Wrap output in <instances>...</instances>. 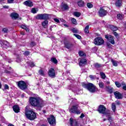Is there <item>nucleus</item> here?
Here are the masks:
<instances>
[{
  "label": "nucleus",
  "mask_w": 126,
  "mask_h": 126,
  "mask_svg": "<svg viewBox=\"0 0 126 126\" xmlns=\"http://www.w3.org/2000/svg\"><path fill=\"white\" fill-rule=\"evenodd\" d=\"M69 102H71L72 107L69 109V111L72 114H76L80 115L81 114V110L78 109L79 108V102L77 101L76 98H71L69 100Z\"/></svg>",
  "instance_id": "obj_1"
},
{
  "label": "nucleus",
  "mask_w": 126,
  "mask_h": 126,
  "mask_svg": "<svg viewBox=\"0 0 126 126\" xmlns=\"http://www.w3.org/2000/svg\"><path fill=\"white\" fill-rule=\"evenodd\" d=\"M30 103L33 107H38V108H42V107H44V101L40 97H31Z\"/></svg>",
  "instance_id": "obj_2"
},
{
  "label": "nucleus",
  "mask_w": 126,
  "mask_h": 126,
  "mask_svg": "<svg viewBox=\"0 0 126 126\" xmlns=\"http://www.w3.org/2000/svg\"><path fill=\"white\" fill-rule=\"evenodd\" d=\"M29 106H27L25 109V115L30 121H34L37 118V113L33 112L32 110H28Z\"/></svg>",
  "instance_id": "obj_3"
},
{
  "label": "nucleus",
  "mask_w": 126,
  "mask_h": 126,
  "mask_svg": "<svg viewBox=\"0 0 126 126\" xmlns=\"http://www.w3.org/2000/svg\"><path fill=\"white\" fill-rule=\"evenodd\" d=\"M82 86L84 87V88L87 89V90L91 93H95V92L98 91V89L96 88V86L91 83H89L88 84L82 83Z\"/></svg>",
  "instance_id": "obj_4"
},
{
  "label": "nucleus",
  "mask_w": 126,
  "mask_h": 126,
  "mask_svg": "<svg viewBox=\"0 0 126 126\" xmlns=\"http://www.w3.org/2000/svg\"><path fill=\"white\" fill-rule=\"evenodd\" d=\"M94 45H96V46H101V45H103V44H104V41L103 38L100 37H96L94 39Z\"/></svg>",
  "instance_id": "obj_5"
},
{
  "label": "nucleus",
  "mask_w": 126,
  "mask_h": 126,
  "mask_svg": "<svg viewBox=\"0 0 126 126\" xmlns=\"http://www.w3.org/2000/svg\"><path fill=\"white\" fill-rule=\"evenodd\" d=\"M18 86L19 87L20 89H21L22 90H25V89L27 88V84L23 81L18 82Z\"/></svg>",
  "instance_id": "obj_6"
},
{
  "label": "nucleus",
  "mask_w": 126,
  "mask_h": 126,
  "mask_svg": "<svg viewBox=\"0 0 126 126\" xmlns=\"http://www.w3.org/2000/svg\"><path fill=\"white\" fill-rule=\"evenodd\" d=\"M69 124L70 126H82L80 124L77 122L76 120L72 118H70Z\"/></svg>",
  "instance_id": "obj_7"
},
{
  "label": "nucleus",
  "mask_w": 126,
  "mask_h": 126,
  "mask_svg": "<svg viewBox=\"0 0 126 126\" xmlns=\"http://www.w3.org/2000/svg\"><path fill=\"white\" fill-rule=\"evenodd\" d=\"M47 120L49 123L50 125H51V126H55L56 125V118L54 116L51 115Z\"/></svg>",
  "instance_id": "obj_8"
},
{
  "label": "nucleus",
  "mask_w": 126,
  "mask_h": 126,
  "mask_svg": "<svg viewBox=\"0 0 126 126\" xmlns=\"http://www.w3.org/2000/svg\"><path fill=\"white\" fill-rule=\"evenodd\" d=\"M106 107L103 105H100L99 106L97 109L98 112L99 114H106Z\"/></svg>",
  "instance_id": "obj_9"
},
{
  "label": "nucleus",
  "mask_w": 126,
  "mask_h": 126,
  "mask_svg": "<svg viewBox=\"0 0 126 126\" xmlns=\"http://www.w3.org/2000/svg\"><path fill=\"white\" fill-rule=\"evenodd\" d=\"M107 13H108V12L104 9L103 7H100L99 9V10L98 11V14L99 16L101 17L103 16H105V15H107Z\"/></svg>",
  "instance_id": "obj_10"
},
{
  "label": "nucleus",
  "mask_w": 126,
  "mask_h": 126,
  "mask_svg": "<svg viewBox=\"0 0 126 126\" xmlns=\"http://www.w3.org/2000/svg\"><path fill=\"white\" fill-rule=\"evenodd\" d=\"M105 38L108 40L111 43V44H112V45L115 44V40L114 39V36H112L111 35H106L105 36Z\"/></svg>",
  "instance_id": "obj_11"
},
{
  "label": "nucleus",
  "mask_w": 126,
  "mask_h": 126,
  "mask_svg": "<svg viewBox=\"0 0 126 126\" xmlns=\"http://www.w3.org/2000/svg\"><path fill=\"white\" fill-rule=\"evenodd\" d=\"M48 75L51 78L56 77V73L55 72V69L51 68L48 71Z\"/></svg>",
  "instance_id": "obj_12"
},
{
  "label": "nucleus",
  "mask_w": 126,
  "mask_h": 126,
  "mask_svg": "<svg viewBox=\"0 0 126 126\" xmlns=\"http://www.w3.org/2000/svg\"><path fill=\"white\" fill-rule=\"evenodd\" d=\"M105 116L106 118H108V121L110 123V126H115V123L113 122V118L111 117V114L110 113H106L105 114Z\"/></svg>",
  "instance_id": "obj_13"
},
{
  "label": "nucleus",
  "mask_w": 126,
  "mask_h": 126,
  "mask_svg": "<svg viewBox=\"0 0 126 126\" xmlns=\"http://www.w3.org/2000/svg\"><path fill=\"white\" fill-rule=\"evenodd\" d=\"M64 45L65 46V48L68 49V50H71L73 47V44L68 41L64 42Z\"/></svg>",
  "instance_id": "obj_14"
},
{
  "label": "nucleus",
  "mask_w": 126,
  "mask_h": 126,
  "mask_svg": "<svg viewBox=\"0 0 126 126\" xmlns=\"http://www.w3.org/2000/svg\"><path fill=\"white\" fill-rule=\"evenodd\" d=\"M114 94L116 99H123L124 97L123 94L118 91L114 92Z\"/></svg>",
  "instance_id": "obj_15"
},
{
  "label": "nucleus",
  "mask_w": 126,
  "mask_h": 126,
  "mask_svg": "<svg viewBox=\"0 0 126 126\" xmlns=\"http://www.w3.org/2000/svg\"><path fill=\"white\" fill-rule=\"evenodd\" d=\"M24 4H25V5H26L27 6H30V7L33 6V2L31 1V0L25 1L24 2Z\"/></svg>",
  "instance_id": "obj_16"
},
{
  "label": "nucleus",
  "mask_w": 126,
  "mask_h": 126,
  "mask_svg": "<svg viewBox=\"0 0 126 126\" xmlns=\"http://www.w3.org/2000/svg\"><path fill=\"white\" fill-rule=\"evenodd\" d=\"M13 110L14 112H15V113H16L17 114V113H19L20 111V109L19 108V106H18V105H14L13 106Z\"/></svg>",
  "instance_id": "obj_17"
},
{
  "label": "nucleus",
  "mask_w": 126,
  "mask_h": 126,
  "mask_svg": "<svg viewBox=\"0 0 126 126\" xmlns=\"http://www.w3.org/2000/svg\"><path fill=\"white\" fill-rule=\"evenodd\" d=\"M87 62V60L85 59H81V61L79 62V65L80 66H82V65H84V64H86V62Z\"/></svg>",
  "instance_id": "obj_18"
},
{
  "label": "nucleus",
  "mask_w": 126,
  "mask_h": 126,
  "mask_svg": "<svg viewBox=\"0 0 126 126\" xmlns=\"http://www.w3.org/2000/svg\"><path fill=\"white\" fill-rule=\"evenodd\" d=\"M61 5L62 6L63 9V10H67V9H68L69 8V7H68V5H67V4H66L65 3H62Z\"/></svg>",
  "instance_id": "obj_19"
},
{
  "label": "nucleus",
  "mask_w": 126,
  "mask_h": 126,
  "mask_svg": "<svg viewBox=\"0 0 126 126\" xmlns=\"http://www.w3.org/2000/svg\"><path fill=\"white\" fill-rule=\"evenodd\" d=\"M11 18H12V19H17V18H18V16L19 15L18 14L16 13H12L10 15Z\"/></svg>",
  "instance_id": "obj_20"
},
{
  "label": "nucleus",
  "mask_w": 126,
  "mask_h": 126,
  "mask_svg": "<svg viewBox=\"0 0 126 126\" xmlns=\"http://www.w3.org/2000/svg\"><path fill=\"white\" fill-rule=\"evenodd\" d=\"M49 23V21L47 20H45L43 22H42L41 25L44 28H47L48 27V24Z\"/></svg>",
  "instance_id": "obj_21"
},
{
  "label": "nucleus",
  "mask_w": 126,
  "mask_h": 126,
  "mask_svg": "<svg viewBox=\"0 0 126 126\" xmlns=\"http://www.w3.org/2000/svg\"><path fill=\"white\" fill-rule=\"evenodd\" d=\"M122 4H123L122 0H117L115 2V5L117 7H121V6H122Z\"/></svg>",
  "instance_id": "obj_22"
},
{
  "label": "nucleus",
  "mask_w": 126,
  "mask_h": 126,
  "mask_svg": "<svg viewBox=\"0 0 126 126\" xmlns=\"http://www.w3.org/2000/svg\"><path fill=\"white\" fill-rule=\"evenodd\" d=\"M21 28L22 29H24L25 30H26L27 32H29V28H28V26L25 25H23L21 26Z\"/></svg>",
  "instance_id": "obj_23"
},
{
  "label": "nucleus",
  "mask_w": 126,
  "mask_h": 126,
  "mask_svg": "<svg viewBox=\"0 0 126 126\" xmlns=\"http://www.w3.org/2000/svg\"><path fill=\"white\" fill-rule=\"evenodd\" d=\"M109 28L112 31H117L118 30V28L113 25H109Z\"/></svg>",
  "instance_id": "obj_24"
},
{
  "label": "nucleus",
  "mask_w": 126,
  "mask_h": 126,
  "mask_svg": "<svg viewBox=\"0 0 126 126\" xmlns=\"http://www.w3.org/2000/svg\"><path fill=\"white\" fill-rule=\"evenodd\" d=\"M36 19L37 20H41L43 19V14H38L35 17Z\"/></svg>",
  "instance_id": "obj_25"
},
{
  "label": "nucleus",
  "mask_w": 126,
  "mask_h": 126,
  "mask_svg": "<svg viewBox=\"0 0 126 126\" xmlns=\"http://www.w3.org/2000/svg\"><path fill=\"white\" fill-rule=\"evenodd\" d=\"M94 66L95 68H100V67H102V65L101 64H99L98 63H95L94 64Z\"/></svg>",
  "instance_id": "obj_26"
},
{
  "label": "nucleus",
  "mask_w": 126,
  "mask_h": 126,
  "mask_svg": "<svg viewBox=\"0 0 126 126\" xmlns=\"http://www.w3.org/2000/svg\"><path fill=\"white\" fill-rule=\"evenodd\" d=\"M38 73L39 74V75H41V76H45V72L44 71V70H43V69H40L39 71H38Z\"/></svg>",
  "instance_id": "obj_27"
},
{
  "label": "nucleus",
  "mask_w": 126,
  "mask_h": 126,
  "mask_svg": "<svg viewBox=\"0 0 126 126\" xmlns=\"http://www.w3.org/2000/svg\"><path fill=\"white\" fill-rule=\"evenodd\" d=\"M42 19L46 20L47 19H49V16L47 14H42Z\"/></svg>",
  "instance_id": "obj_28"
},
{
  "label": "nucleus",
  "mask_w": 126,
  "mask_h": 126,
  "mask_svg": "<svg viewBox=\"0 0 126 126\" xmlns=\"http://www.w3.org/2000/svg\"><path fill=\"white\" fill-rule=\"evenodd\" d=\"M111 62L112 63V64L114 66H118V61H115L113 59L111 60Z\"/></svg>",
  "instance_id": "obj_29"
},
{
  "label": "nucleus",
  "mask_w": 126,
  "mask_h": 126,
  "mask_svg": "<svg viewBox=\"0 0 126 126\" xmlns=\"http://www.w3.org/2000/svg\"><path fill=\"white\" fill-rule=\"evenodd\" d=\"M84 32L86 34L89 33V26H87L84 29Z\"/></svg>",
  "instance_id": "obj_30"
},
{
  "label": "nucleus",
  "mask_w": 126,
  "mask_h": 126,
  "mask_svg": "<svg viewBox=\"0 0 126 126\" xmlns=\"http://www.w3.org/2000/svg\"><path fill=\"white\" fill-rule=\"evenodd\" d=\"M73 15L76 16V17H79L80 15H81V14L79 12H74L73 13Z\"/></svg>",
  "instance_id": "obj_31"
},
{
  "label": "nucleus",
  "mask_w": 126,
  "mask_h": 126,
  "mask_svg": "<svg viewBox=\"0 0 126 126\" xmlns=\"http://www.w3.org/2000/svg\"><path fill=\"white\" fill-rule=\"evenodd\" d=\"M117 18L120 20H122V19H124V16L121 14H118L117 15Z\"/></svg>",
  "instance_id": "obj_32"
},
{
  "label": "nucleus",
  "mask_w": 126,
  "mask_h": 126,
  "mask_svg": "<svg viewBox=\"0 0 126 126\" xmlns=\"http://www.w3.org/2000/svg\"><path fill=\"white\" fill-rule=\"evenodd\" d=\"M78 5L79 6H83L84 5V2L82 0L79 1L78 2Z\"/></svg>",
  "instance_id": "obj_33"
},
{
  "label": "nucleus",
  "mask_w": 126,
  "mask_h": 126,
  "mask_svg": "<svg viewBox=\"0 0 126 126\" xmlns=\"http://www.w3.org/2000/svg\"><path fill=\"white\" fill-rule=\"evenodd\" d=\"M121 85L122 86V88H123V90L126 91V83H125V82H122L121 83Z\"/></svg>",
  "instance_id": "obj_34"
},
{
  "label": "nucleus",
  "mask_w": 126,
  "mask_h": 126,
  "mask_svg": "<svg viewBox=\"0 0 126 126\" xmlns=\"http://www.w3.org/2000/svg\"><path fill=\"white\" fill-rule=\"evenodd\" d=\"M78 54L80 57H84V56H85V53H84V52L82 51L79 52Z\"/></svg>",
  "instance_id": "obj_35"
},
{
  "label": "nucleus",
  "mask_w": 126,
  "mask_h": 126,
  "mask_svg": "<svg viewBox=\"0 0 126 126\" xmlns=\"http://www.w3.org/2000/svg\"><path fill=\"white\" fill-rule=\"evenodd\" d=\"M37 11H38V9H36L35 8H32L31 11V12L35 14L37 13Z\"/></svg>",
  "instance_id": "obj_36"
},
{
  "label": "nucleus",
  "mask_w": 126,
  "mask_h": 126,
  "mask_svg": "<svg viewBox=\"0 0 126 126\" xmlns=\"http://www.w3.org/2000/svg\"><path fill=\"white\" fill-rule=\"evenodd\" d=\"M27 63H28V64H29V65L31 67H33L35 66V64H34V63H33V62H27Z\"/></svg>",
  "instance_id": "obj_37"
},
{
  "label": "nucleus",
  "mask_w": 126,
  "mask_h": 126,
  "mask_svg": "<svg viewBox=\"0 0 126 126\" xmlns=\"http://www.w3.org/2000/svg\"><path fill=\"white\" fill-rule=\"evenodd\" d=\"M71 31H72L73 33H78V30L74 28L71 29Z\"/></svg>",
  "instance_id": "obj_38"
},
{
  "label": "nucleus",
  "mask_w": 126,
  "mask_h": 126,
  "mask_svg": "<svg viewBox=\"0 0 126 126\" xmlns=\"http://www.w3.org/2000/svg\"><path fill=\"white\" fill-rule=\"evenodd\" d=\"M100 76L102 79L106 78V75L103 72H100Z\"/></svg>",
  "instance_id": "obj_39"
},
{
  "label": "nucleus",
  "mask_w": 126,
  "mask_h": 126,
  "mask_svg": "<svg viewBox=\"0 0 126 126\" xmlns=\"http://www.w3.org/2000/svg\"><path fill=\"white\" fill-rule=\"evenodd\" d=\"M51 62L54 63H58V60H57V59L55 58L51 59Z\"/></svg>",
  "instance_id": "obj_40"
},
{
  "label": "nucleus",
  "mask_w": 126,
  "mask_h": 126,
  "mask_svg": "<svg viewBox=\"0 0 126 126\" xmlns=\"http://www.w3.org/2000/svg\"><path fill=\"white\" fill-rule=\"evenodd\" d=\"M87 6L88 8H92V7H93V4L92 3H88L87 4Z\"/></svg>",
  "instance_id": "obj_41"
},
{
  "label": "nucleus",
  "mask_w": 126,
  "mask_h": 126,
  "mask_svg": "<svg viewBox=\"0 0 126 126\" xmlns=\"http://www.w3.org/2000/svg\"><path fill=\"white\" fill-rule=\"evenodd\" d=\"M112 111L116 112V104L115 103H112Z\"/></svg>",
  "instance_id": "obj_42"
},
{
  "label": "nucleus",
  "mask_w": 126,
  "mask_h": 126,
  "mask_svg": "<svg viewBox=\"0 0 126 126\" xmlns=\"http://www.w3.org/2000/svg\"><path fill=\"white\" fill-rule=\"evenodd\" d=\"M98 85L100 88H104V83L100 82L99 83Z\"/></svg>",
  "instance_id": "obj_43"
},
{
  "label": "nucleus",
  "mask_w": 126,
  "mask_h": 126,
  "mask_svg": "<svg viewBox=\"0 0 126 126\" xmlns=\"http://www.w3.org/2000/svg\"><path fill=\"white\" fill-rule=\"evenodd\" d=\"M71 22L73 24H74L75 25H76L77 22H76V19L74 18H72L71 19Z\"/></svg>",
  "instance_id": "obj_44"
},
{
  "label": "nucleus",
  "mask_w": 126,
  "mask_h": 126,
  "mask_svg": "<svg viewBox=\"0 0 126 126\" xmlns=\"http://www.w3.org/2000/svg\"><path fill=\"white\" fill-rule=\"evenodd\" d=\"M115 84L117 87H118V88H120V87L122 86V84H121V83H120L119 82H115Z\"/></svg>",
  "instance_id": "obj_45"
},
{
  "label": "nucleus",
  "mask_w": 126,
  "mask_h": 126,
  "mask_svg": "<svg viewBox=\"0 0 126 126\" xmlns=\"http://www.w3.org/2000/svg\"><path fill=\"white\" fill-rule=\"evenodd\" d=\"M2 32L5 34L8 32V29H7L6 28H4L2 29Z\"/></svg>",
  "instance_id": "obj_46"
},
{
  "label": "nucleus",
  "mask_w": 126,
  "mask_h": 126,
  "mask_svg": "<svg viewBox=\"0 0 126 126\" xmlns=\"http://www.w3.org/2000/svg\"><path fill=\"white\" fill-rule=\"evenodd\" d=\"M89 77H90V78H91V79L92 80H94V79H95L96 78V76L90 75L89 76Z\"/></svg>",
  "instance_id": "obj_47"
},
{
  "label": "nucleus",
  "mask_w": 126,
  "mask_h": 126,
  "mask_svg": "<svg viewBox=\"0 0 126 126\" xmlns=\"http://www.w3.org/2000/svg\"><path fill=\"white\" fill-rule=\"evenodd\" d=\"M3 44L6 47H9V43L6 41H3Z\"/></svg>",
  "instance_id": "obj_48"
},
{
  "label": "nucleus",
  "mask_w": 126,
  "mask_h": 126,
  "mask_svg": "<svg viewBox=\"0 0 126 126\" xmlns=\"http://www.w3.org/2000/svg\"><path fill=\"white\" fill-rule=\"evenodd\" d=\"M74 36H75L77 39H79V40H80L81 39V36H80L79 34H74Z\"/></svg>",
  "instance_id": "obj_49"
},
{
  "label": "nucleus",
  "mask_w": 126,
  "mask_h": 126,
  "mask_svg": "<svg viewBox=\"0 0 126 126\" xmlns=\"http://www.w3.org/2000/svg\"><path fill=\"white\" fill-rule=\"evenodd\" d=\"M4 88L5 90H9V87L7 84L4 85Z\"/></svg>",
  "instance_id": "obj_50"
},
{
  "label": "nucleus",
  "mask_w": 126,
  "mask_h": 126,
  "mask_svg": "<svg viewBox=\"0 0 126 126\" xmlns=\"http://www.w3.org/2000/svg\"><path fill=\"white\" fill-rule=\"evenodd\" d=\"M36 45V43L34 42L33 41L30 44L31 47H34Z\"/></svg>",
  "instance_id": "obj_51"
},
{
  "label": "nucleus",
  "mask_w": 126,
  "mask_h": 126,
  "mask_svg": "<svg viewBox=\"0 0 126 126\" xmlns=\"http://www.w3.org/2000/svg\"><path fill=\"white\" fill-rule=\"evenodd\" d=\"M29 54H30V52H29V51H26L25 52V53H24V55L25 56H29Z\"/></svg>",
  "instance_id": "obj_52"
},
{
  "label": "nucleus",
  "mask_w": 126,
  "mask_h": 126,
  "mask_svg": "<svg viewBox=\"0 0 126 126\" xmlns=\"http://www.w3.org/2000/svg\"><path fill=\"white\" fill-rule=\"evenodd\" d=\"M79 91H80V90L77 89L76 90H75L74 92H75V93H77V94H80V93H79Z\"/></svg>",
  "instance_id": "obj_53"
},
{
  "label": "nucleus",
  "mask_w": 126,
  "mask_h": 126,
  "mask_svg": "<svg viewBox=\"0 0 126 126\" xmlns=\"http://www.w3.org/2000/svg\"><path fill=\"white\" fill-rule=\"evenodd\" d=\"M15 2H14V0H8L7 3H14Z\"/></svg>",
  "instance_id": "obj_54"
},
{
  "label": "nucleus",
  "mask_w": 126,
  "mask_h": 126,
  "mask_svg": "<svg viewBox=\"0 0 126 126\" xmlns=\"http://www.w3.org/2000/svg\"><path fill=\"white\" fill-rule=\"evenodd\" d=\"M84 117H85V115H84V114L83 113H82L81 114V116H80V119H83V118H84Z\"/></svg>",
  "instance_id": "obj_55"
},
{
  "label": "nucleus",
  "mask_w": 126,
  "mask_h": 126,
  "mask_svg": "<svg viewBox=\"0 0 126 126\" xmlns=\"http://www.w3.org/2000/svg\"><path fill=\"white\" fill-rule=\"evenodd\" d=\"M113 34H114V35L116 37V38L118 37V33H117L116 32H113Z\"/></svg>",
  "instance_id": "obj_56"
},
{
  "label": "nucleus",
  "mask_w": 126,
  "mask_h": 126,
  "mask_svg": "<svg viewBox=\"0 0 126 126\" xmlns=\"http://www.w3.org/2000/svg\"><path fill=\"white\" fill-rule=\"evenodd\" d=\"M54 21H55V22H57V23H59V22H60V20L57 18H55Z\"/></svg>",
  "instance_id": "obj_57"
},
{
  "label": "nucleus",
  "mask_w": 126,
  "mask_h": 126,
  "mask_svg": "<svg viewBox=\"0 0 126 126\" xmlns=\"http://www.w3.org/2000/svg\"><path fill=\"white\" fill-rule=\"evenodd\" d=\"M17 63H20L21 62V60H20V58H18L16 60Z\"/></svg>",
  "instance_id": "obj_58"
},
{
  "label": "nucleus",
  "mask_w": 126,
  "mask_h": 126,
  "mask_svg": "<svg viewBox=\"0 0 126 126\" xmlns=\"http://www.w3.org/2000/svg\"><path fill=\"white\" fill-rule=\"evenodd\" d=\"M109 92H110V93H111V94L113 93V90H112V89H110V90H109Z\"/></svg>",
  "instance_id": "obj_59"
},
{
  "label": "nucleus",
  "mask_w": 126,
  "mask_h": 126,
  "mask_svg": "<svg viewBox=\"0 0 126 126\" xmlns=\"http://www.w3.org/2000/svg\"><path fill=\"white\" fill-rule=\"evenodd\" d=\"M3 7L4 8H8V6H6V5L3 6Z\"/></svg>",
  "instance_id": "obj_60"
},
{
  "label": "nucleus",
  "mask_w": 126,
  "mask_h": 126,
  "mask_svg": "<svg viewBox=\"0 0 126 126\" xmlns=\"http://www.w3.org/2000/svg\"><path fill=\"white\" fill-rule=\"evenodd\" d=\"M21 35H25V33H24V32H21Z\"/></svg>",
  "instance_id": "obj_61"
},
{
  "label": "nucleus",
  "mask_w": 126,
  "mask_h": 126,
  "mask_svg": "<svg viewBox=\"0 0 126 126\" xmlns=\"http://www.w3.org/2000/svg\"><path fill=\"white\" fill-rule=\"evenodd\" d=\"M8 126H14V125H12V124H9L8 125Z\"/></svg>",
  "instance_id": "obj_62"
},
{
  "label": "nucleus",
  "mask_w": 126,
  "mask_h": 126,
  "mask_svg": "<svg viewBox=\"0 0 126 126\" xmlns=\"http://www.w3.org/2000/svg\"><path fill=\"white\" fill-rule=\"evenodd\" d=\"M64 26H65V27H68V26L66 24H64Z\"/></svg>",
  "instance_id": "obj_63"
},
{
  "label": "nucleus",
  "mask_w": 126,
  "mask_h": 126,
  "mask_svg": "<svg viewBox=\"0 0 126 126\" xmlns=\"http://www.w3.org/2000/svg\"><path fill=\"white\" fill-rule=\"evenodd\" d=\"M106 83H107V84H110V82L107 81V82H106Z\"/></svg>",
  "instance_id": "obj_64"
}]
</instances>
